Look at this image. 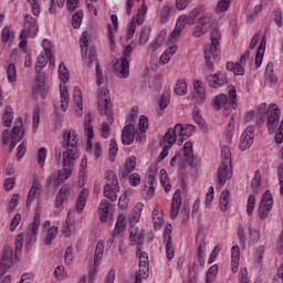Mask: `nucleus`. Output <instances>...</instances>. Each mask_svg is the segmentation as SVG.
Segmentation results:
<instances>
[{"instance_id":"obj_32","label":"nucleus","mask_w":283,"mask_h":283,"mask_svg":"<svg viewBox=\"0 0 283 283\" xmlns=\"http://www.w3.org/2000/svg\"><path fill=\"white\" fill-rule=\"evenodd\" d=\"M80 48L82 52V59L83 56H86V54H90V49L94 46H90V33L87 31H84L80 38Z\"/></svg>"},{"instance_id":"obj_17","label":"nucleus","mask_w":283,"mask_h":283,"mask_svg":"<svg viewBox=\"0 0 283 283\" xmlns=\"http://www.w3.org/2000/svg\"><path fill=\"white\" fill-rule=\"evenodd\" d=\"M266 118L268 130L270 134H273L280 123V108L277 107V104H271L269 106V109L266 111Z\"/></svg>"},{"instance_id":"obj_15","label":"nucleus","mask_w":283,"mask_h":283,"mask_svg":"<svg viewBox=\"0 0 283 283\" xmlns=\"http://www.w3.org/2000/svg\"><path fill=\"white\" fill-rule=\"evenodd\" d=\"M271 209H273V196L271 195V191L266 190L263 193L259 206V218L261 220H266L271 213Z\"/></svg>"},{"instance_id":"obj_29","label":"nucleus","mask_w":283,"mask_h":283,"mask_svg":"<svg viewBox=\"0 0 283 283\" xmlns=\"http://www.w3.org/2000/svg\"><path fill=\"white\" fill-rule=\"evenodd\" d=\"M139 259V273H143V277H149V256L147 252H143V249L137 252Z\"/></svg>"},{"instance_id":"obj_46","label":"nucleus","mask_w":283,"mask_h":283,"mask_svg":"<svg viewBox=\"0 0 283 283\" xmlns=\"http://www.w3.org/2000/svg\"><path fill=\"white\" fill-rule=\"evenodd\" d=\"M59 235V228L57 227H51L48 229L46 237L44 238V244L50 247L52 244V240Z\"/></svg>"},{"instance_id":"obj_16","label":"nucleus","mask_w":283,"mask_h":283,"mask_svg":"<svg viewBox=\"0 0 283 283\" xmlns=\"http://www.w3.org/2000/svg\"><path fill=\"white\" fill-rule=\"evenodd\" d=\"M39 227H41V214H39V212H35L33 221L29 224L27 230V244H34L36 242V235H39Z\"/></svg>"},{"instance_id":"obj_48","label":"nucleus","mask_w":283,"mask_h":283,"mask_svg":"<svg viewBox=\"0 0 283 283\" xmlns=\"http://www.w3.org/2000/svg\"><path fill=\"white\" fill-rule=\"evenodd\" d=\"M273 62H269L265 67V78L269 81V83H277V76L273 74Z\"/></svg>"},{"instance_id":"obj_11","label":"nucleus","mask_w":283,"mask_h":283,"mask_svg":"<svg viewBox=\"0 0 283 283\" xmlns=\"http://www.w3.org/2000/svg\"><path fill=\"white\" fill-rule=\"evenodd\" d=\"M195 23H197V25L193 28L192 34L198 39L211 30V13H207L205 9L203 12L197 17Z\"/></svg>"},{"instance_id":"obj_43","label":"nucleus","mask_w":283,"mask_h":283,"mask_svg":"<svg viewBox=\"0 0 283 283\" xmlns=\"http://www.w3.org/2000/svg\"><path fill=\"white\" fill-rule=\"evenodd\" d=\"M266 48V41L262 40L255 55V67H260L262 65V59L264 56V49Z\"/></svg>"},{"instance_id":"obj_20","label":"nucleus","mask_w":283,"mask_h":283,"mask_svg":"<svg viewBox=\"0 0 283 283\" xmlns=\"http://www.w3.org/2000/svg\"><path fill=\"white\" fill-rule=\"evenodd\" d=\"M206 81L210 87L218 90V87H222V85H227V73L218 72L213 75L206 76Z\"/></svg>"},{"instance_id":"obj_2","label":"nucleus","mask_w":283,"mask_h":283,"mask_svg":"<svg viewBox=\"0 0 283 283\" xmlns=\"http://www.w3.org/2000/svg\"><path fill=\"white\" fill-rule=\"evenodd\" d=\"M63 148L66 149L63 151ZM63 158V167H72L74 160L78 158V137L75 130H65L63 133L62 146L55 147V159L57 163Z\"/></svg>"},{"instance_id":"obj_12","label":"nucleus","mask_w":283,"mask_h":283,"mask_svg":"<svg viewBox=\"0 0 283 283\" xmlns=\"http://www.w3.org/2000/svg\"><path fill=\"white\" fill-rule=\"evenodd\" d=\"M83 61L87 67H96V83L98 86L103 85V70L101 69V65L98 64V57H96V48H91L88 50V54L86 53L85 56H83Z\"/></svg>"},{"instance_id":"obj_51","label":"nucleus","mask_w":283,"mask_h":283,"mask_svg":"<svg viewBox=\"0 0 283 283\" xmlns=\"http://www.w3.org/2000/svg\"><path fill=\"white\" fill-rule=\"evenodd\" d=\"M138 127L140 132L139 136H142V138H145V132H147V129L149 128V119L145 115H142L139 117Z\"/></svg>"},{"instance_id":"obj_45","label":"nucleus","mask_w":283,"mask_h":283,"mask_svg":"<svg viewBox=\"0 0 283 283\" xmlns=\"http://www.w3.org/2000/svg\"><path fill=\"white\" fill-rule=\"evenodd\" d=\"M13 118L14 117L12 116V107L7 106L2 115V123L4 127H11Z\"/></svg>"},{"instance_id":"obj_50","label":"nucleus","mask_w":283,"mask_h":283,"mask_svg":"<svg viewBox=\"0 0 283 283\" xmlns=\"http://www.w3.org/2000/svg\"><path fill=\"white\" fill-rule=\"evenodd\" d=\"M229 8H231V0H220L216 6L214 12L222 14V12H227Z\"/></svg>"},{"instance_id":"obj_41","label":"nucleus","mask_w":283,"mask_h":283,"mask_svg":"<svg viewBox=\"0 0 283 283\" xmlns=\"http://www.w3.org/2000/svg\"><path fill=\"white\" fill-rule=\"evenodd\" d=\"M106 185L104 187H118V176L114 170H107L105 175Z\"/></svg>"},{"instance_id":"obj_38","label":"nucleus","mask_w":283,"mask_h":283,"mask_svg":"<svg viewBox=\"0 0 283 283\" xmlns=\"http://www.w3.org/2000/svg\"><path fill=\"white\" fill-rule=\"evenodd\" d=\"M87 196L88 193H87V190L85 189H83L78 195L75 203L77 213H83V209H85V203L87 202Z\"/></svg>"},{"instance_id":"obj_13","label":"nucleus","mask_w":283,"mask_h":283,"mask_svg":"<svg viewBox=\"0 0 283 283\" xmlns=\"http://www.w3.org/2000/svg\"><path fill=\"white\" fill-rule=\"evenodd\" d=\"M14 264V249L10 245H4L2 258L0 260V275H6Z\"/></svg>"},{"instance_id":"obj_59","label":"nucleus","mask_w":283,"mask_h":283,"mask_svg":"<svg viewBox=\"0 0 283 283\" xmlns=\"http://www.w3.org/2000/svg\"><path fill=\"white\" fill-rule=\"evenodd\" d=\"M36 158H38V165H39V167H44V165H45V159L48 158V149H45V147H41V148L38 150Z\"/></svg>"},{"instance_id":"obj_25","label":"nucleus","mask_w":283,"mask_h":283,"mask_svg":"<svg viewBox=\"0 0 283 283\" xmlns=\"http://www.w3.org/2000/svg\"><path fill=\"white\" fill-rule=\"evenodd\" d=\"M105 251V242L98 241L95 249L94 254V270L90 272V277L96 276V271L98 269V265L101 264V260L103 259V253Z\"/></svg>"},{"instance_id":"obj_57","label":"nucleus","mask_w":283,"mask_h":283,"mask_svg":"<svg viewBox=\"0 0 283 283\" xmlns=\"http://www.w3.org/2000/svg\"><path fill=\"white\" fill-rule=\"evenodd\" d=\"M146 14H147V4L145 3V0H143L142 8L137 12L136 23H138V25H143V23H145Z\"/></svg>"},{"instance_id":"obj_61","label":"nucleus","mask_w":283,"mask_h":283,"mask_svg":"<svg viewBox=\"0 0 283 283\" xmlns=\"http://www.w3.org/2000/svg\"><path fill=\"white\" fill-rule=\"evenodd\" d=\"M22 249H23V233H20L15 238V251H14L15 260L19 258V255H21Z\"/></svg>"},{"instance_id":"obj_54","label":"nucleus","mask_w":283,"mask_h":283,"mask_svg":"<svg viewBox=\"0 0 283 283\" xmlns=\"http://www.w3.org/2000/svg\"><path fill=\"white\" fill-rule=\"evenodd\" d=\"M175 94H178V96H185V94H187V82L185 80L177 81Z\"/></svg>"},{"instance_id":"obj_42","label":"nucleus","mask_w":283,"mask_h":283,"mask_svg":"<svg viewBox=\"0 0 283 283\" xmlns=\"http://www.w3.org/2000/svg\"><path fill=\"white\" fill-rule=\"evenodd\" d=\"M118 191H120L119 186L104 187V197L114 202L117 198L116 193H118Z\"/></svg>"},{"instance_id":"obj_35","label":"nucleus","mask_w":283,"mask_h":283,"mask_svg":"<svg viewBox=\"0 0 283 283\" xmlns=\"http://www.w3.org/2000/svg\"><path fill=\"white\" fill-rule=\"evenodd\" d=\"M136 169V157L132 156L126 159L124 169L122 170V178H127L132 171Z\"/></svg>"},{"instance_id":"obj_8","label":"nucleus","mask_w":283,"mask_h":283,"mask_svg":"<svg viewBox=\"0 0 283 283\" xmlns=\"http://www.w3.org/2000/svg\"><path fill=\"white\" fill-rule=\"evenodd\" d=\"M212 105L214 109H217V112L222 109V107H227V105L232 109H238V93L235 91V87L232 86L229 90V96L222 93L219 95H216L213 98Z\"/></svg>"},{"instance_id":"obj_26","label":"nucleus","mask_w":283,"mask_h":283,"mask_svg":"<svg viewBox=\"0 0 283 283\" xmlns=\"http://www.w3.org/2000/svg\"><path fill=\"white\" fill-rule=\"evenodd\" d=\"M181 196H182V192L180 191V189H177L172 196L171 208H170L171 220H176V218H178V213L180 211V205H182Z\"/></svg>"},{"instance_id":"obj_52","label":"nucleus","mask_w":283,"mask_h":283,"mask_svg":"<svg viewBox=\"0 0 283 283\" xmlns=\"http://www.w3.org/2000/svg\"><path fill=\"white\" fill-rule=\"evenodd\" d=\"M39 189H41V185L39 182L34 181L32 184V187L28 195L27 207L31 205V202H32V200H34V198H36V191H39Z\"/></svg>"},{"instance_id":"obj_58","label":"nucleus","mask_w":283,"mask_h":283,"mask_svg":"<svg viewBox=\"0 0 283 283\" xmlns=\"http://www.w3.org/2000/svg\"><path fill=\"white\" fill-rule=\"evenodd\" d=\"M221 163L231 165V150L227 146H222L221 148Z\"/></svg>"},{"instance_id":"obj_28","label":"nucleus","mask_w":283,"mask_h":283,"mask_svg":"<svg viewBox=\"0 0 283 283\" xmlns=\"http://www.w3.org/2000/svg\"><path fill=\"white\" fill-rule=\"evenodd\" d=\"M73 102H74V112L77 118L83 116V95L81 88L74 87L73 90Z\"/></svg>"},{"instance_id":"obj_14","label":"nucleus","mask_w":283,"mask_h":283,"mask_svg":"<svg viewBox=\"0 0 283 283\" xmlns=\"http://www.w3.org/2000/svg\"><path fill=\"white\" fill-rule=\"evenodd\" d=\"M38 32H39V24L36 23V19H34L30 14H27L24 17V25L20 34V39H28V36H31V39H34Z\"/></svg>"},{"instance_id":"obj_31","label":"nucleus","mask_w":283,"mask_h":283,"mask_svg":"<svg viewBox=\"0 0 283 283\" xmlns=\"http://www.w3.org/2000/svg\"><path fill=\"white\" fill-rule=\"evenodd\" d=\"M92 115L88 113L84 122V129L87 136L86 151H92V138H94V127L92 126Z\"/></svg>"},{"instance_id":"obj_21","label":"nucleus","mask_w":283,"mask_h":283,"mask_svg":"<svg viewBox=\"0 0 283 283\" xmlns=\"http://www.w3.org/2000/svg\"><path fill=\"white\" fill-rule=\"evenodd\" d=\"M164 242L166 244L167 260H174L176 253L174 244L171 243V224H167L164 232Z\"/></svg>"},{"instance_id":"obj_60","label":"nucleus","mask_w":283,"mask_h":283,"mask_svg":"<svg viewBox=\"0 0 283 283\" xmlns=\"http://www.w3.org/2000/svg\"><path fill=\"white\" fill-rule=\"evenodd\" d=\"M153 224H154L155 231H159V229L163 227V217L158 214L157 209L153 211Z\"/></svg>"},{"instance_id":"obj_9","label":"nucleus","mask_w":283,"mask_h":283,"mask_svg":"<svg viewBox=\"0 0 283 283\" xmlns=\"http://www.w3.org/2000/svg\"><path fill=\"white\" fill-rule=\"evenodd\" d=\"M182 149L185 158L181 153H177L170 159V167H176V163H179V169H185V163L190 167H193V144H191V142H186Z\"/></svg>"},{"instance_id":"obj_39","label":"nucleus","mask_w":283,"mask_h":283,"mask_svg":"<svg viewBox=\"0 0 283 283\" xmlns=\"http://www.w3.org/2000/svg\"><path fill=\"white\" fill-rule=\"evenodd\" d=\"M125 227H127V219L125 217V214H119L117 222L115 224V229L113 231V235H120V233H123V231H125Z\"/></svg>"},{"instance_id":"obj_47","label":"nucleus","mask_w":283,"mask_h":283,"mask_svg":"<svg viewBox=\"0 0 283 283\" xmlns=\"http://www.w3.org/2000/svg\"><path fill=\"white\" fill-rule=\"evenodd\" d=\"M71 23L74 30H77V28H81V23H83V10H78L72 15Z\"/></svg>"},{"instance_id":"obj_3","label":"nucleus","mask_w":283,"mask_h":283,"mask_svg":"<svg viewBox=\"0 0 283 283\" xmlns=\"http://www.w3.org/2000/svg\"><path fill=\"white\" fill-rule=\"evenodd\" d=\"M97 111L102 116H106L107 123H103L101 127L102 138H109V125L114 124V113L112 111V98L109 90L102 88L97 96Z\"/></svg>"},{"instance_id":"obj_40","label":"nucleus","mask_w":283,"mask_h":283,"mask_svg":"<svg viewBox=\"0 0 283 283\" xmlns=\"http://www.w3.org/2000/svg\"><path fill=\"white\" fill-rule=\"evenodd\" d=\"M232 258V272L238 273V266H240V247L233 245L231 250Z\"/></svg>"},{"instance_id":"obj_62","label":"nucleus","mask_w":283,"mask_h":283,"mask_svg":"<svg viewBox=\"0 0 283 283\" xmlns=\"http://www.w3.org/2000/svg\"><path fill=\"white\" fill-rule=\"evenodd\" d=\"M70 176H72V169L63 168L57 172V181L64 182L65 180H67V178H70Z\"/></svg>"},{"instance_id":"obj_36","label":"nucleus","mask_w":283,"mask_h":283,"mask_svg":"<svg viewBox=\"0 0 283 283\" xmlns=\"http://www.w3.org/2000/svg\"><path fill=\"white\" fill-rule=\"evenodd\" d=\"M226 70L233 72L235 76H244V65L240 63L227 62Z\"/></svg>"},{"instance_id":"obj_30","label":"nucleus","mask_w":283,"mask_h":283,"mask_svg":"<svg viewBox=\"0 0 283 283\" xmlns=\"http://www.w3.org/2000/svg\"><path fill=\"white\" fill-rule=\"evenodd\" d=\"M195 92L192 98L195 103L202 104L207 101V93L205 92V87H202V83L198 80L193 81Z\"/></svg>"},{"instance_id":"obj_55","label":"nucleus","mask_w":283,"mask_h":283,"mask_svg":"<svg viewBox=\"0 0 283 283\" xmlns=\"http://www.w3.org/2000/svg\"><path fill=\"white\" fill-rule=\"evenodd\" d=\"M7 78L9 83H14L17 81V65L10 63L7 66Z\"/></svg>"},{"instance_id":"obj_56","label":"nucleus","mask_w":283,"mask_h":283,"mask_svg":"<svg viewBox=\"0 0 283 283\" xmlns=\"http://www.w3.org/2000/svg\"><path fill=\"white\" fill-rule=\"evenodd\" d=\"M59 78L62 83H67L70 81V73L67 72V67H65V63H60L59 66Z\"/></svg>"},{"instance_id":"obj_34","label":"nucleus","mask_w":283,"mask_h":283,"mask_svg":"<svg viewBox=\"0 0 283 283\" xmlns=\"http://www.w3.org/2000/svg\"><path fill=\"white\" fill-rule=\"evenodd\" d=\"M67 196H70V188H67V186H63L55 197L54 207H56L57 209L59 207H62L64 200H67Z\"/></svg>"},{"instance_id":"obj_44","label":"nucleus","mask_w":283,"mask_h":283,"mask_svg":"<svg viewBox=\"0 0 283 283\" xmlns=\"http://www.w3.org/2000/svg\"><path fill=\"white\" fill-rule=\"evenodd\" d=\"M9 41H14V33L10 27H4L1 31V42L9 43Z\"/></svg>"},{"instance_id":"obj_64","label":"nucleus","mask_w":283,"mask_h":283,"mask_svg":"<svg viewBox=\"0 0 283 283\" xmlns=\"http://www.w3.org/2000/svg\"><path fill=\"white\" fill-rule=\"evenodd\" d=\"M274 140L275 143H277V145H281V143H283V119L281 120V124L277 128Z\"/></svg>"},{"instance_id":"obj_5","label":"nucleus","mask_w":283,"mask_h":283,"mask_svg":"<svg viewBox=\"0 0 283 283\" xmlns=\"http://www.w3.org/2000/svg\"><path fill=\"white\" fill-rule=\"evenodd\" d=\"M202 12H205V7L199 6L190 11L189 15H180L174 31L170 33V43L178 41V36H180L186 25H195L196 21H198V17H200Z\"/></svg>"},{"instance_id":"obj_4","label":"nucleus","mask_w":283,"mask_h":283,"mask_svg":"<svg viewBox=\"0 0 283 283\" xmlns=\"http://www.w3.org/2000/svg\"><path fill=\"white\" fill-rule=\"evenodd\" d=\"M48 65V59H45V54L40 53L38 55L36 64L34 66L35 70V82L32 87V96L33 98H39V96L45 98L48 94V85H45V77L41 75V70Z\"/></svg>"},{"instance_id":"obj_63","label":"nucleus","mask_w":283,"mask_h":283,"mask_svg":"<svg viewBox=\"0 0 283 283\" xmlns=\"http://www.w3.org/2000/svg\"><path fill=\"white\" fill-rule=\"evenodd\" d=\"M192 118L197 125H205V118H202L200 108H198V106H195L192 109Z\"/></svg>"},{"instance_id":"obj_49","label":"nucleus","mask_w":283,"mask_h":283,"mask_svg":"<svg viewBox=\"0 0 283 283\" xmlns=\"http://www.w3.org/2000/svg\"><path fill=\"white\" fill-rule=\"evenodd\" d=\"M171 14V4H165L159 13L160 23H167L169 21V17Z\"/></svg>"},{"instance_id":"obj_18","label":"nucleus","mask_w":283,"mask_h":283,"mask_svg":"<svg viewBox=\"0 0 283 283\" xmlns=\"http://www.w3.org/2000/svg\"><path fill=\"white\" fill-rule=\"evenodd\" d=\"M135 137L136 140H143L140 133H136V126H134V124L126 125L122 130L123 145H132L134 143Z\"/></svg>"},{"instance_id":"obj_53","label":"nucleus","mask_w":283,"mask_h":283,"mask_svg":"<svg viewBox=\"0 0 283 283\" xmlns=\"http://www.w3.org/2000/svg\"><path fill=\"white\" fill-rule=\"evenodd\" d=\"M219 205L221 211H227V209H229V190H223L221 192Z\"/></svg>"},{"instance_id":"obj_7","label":"nucleus","mask_w":283,"mask_h":283,"mask_svg":"<svg viewBox=\"0 0 283 283\" xmlns=\"http://www.w3.org/2000/svg\"><path fill=\"white\" fill-rule=\"evenodd\" d=\"M133 52L132 45H126L123 56L115 62L114 72L118 78H127L129 76V59H132Z\"/></svg>"},{"instance_id":"obj_33","label":"nucleus","mask_w":283,"mask_h":283,"mask_svg":"<svg viewBox=\"0 0 283 283\" xmlns=\"http://www.w3.org/2000/svg\"><path fill=\"white\" fill-rule=\"evenodd\" d=\"M178 52V45L174 44L168 48L159 57V63L161 65H167L171 61V56Z\"/></svg>"},{"instance_id":"obj_27","label":"nucleus","mask_w":283,"mask_h":283,"mask_svg":"<svg viewBox=\"0 0 283 283\" xmlns=\"http://www.w3.org/2000/svg\"><path fill=\"white\" fill-rule=\"evenodd\" d=\"M144 241H145V231L138 230V228H134V227L130 228V242L137 245L136 248L137 253H140Z\"/></svg>"},{"instance_id":"obj_23","label":"nucleus","mask_w":283,"mask_h":283,"mask_svg":"<svg viewBox=\"0 0 283 283\" xmlns=\"http://www.w3.org/2000/svg\"><path fill=\"white\" fill-rule=\"evenodd\" d=\"M70 105V93L67 86L60 84V101L54 104L55 109L61 107L62 112H67Z\"/></svg>"},{"instance_id":"obj_1","label":"nucleus","mask_w":283,"mask_h":283,"mask_svg":"<svg viewBox=\"0 0 283 283\" xmlns=\"http://www.w3.org/2000/svg\"><path fill=\"white\" fill-rule=\"evenodd\" d=\"M196 129V126L188 124L186 127L182 124H176L174 128H168L163 139L160 140V147H163L161 153L158 156V163L165 160L169 154V149L174 147V144L182 145L184 140H187L191 133Z\"/></svg>"},{"instance_id":"obj_24","label":"nucleus","mask_w":283,"mask_h":283,"mask_svg":"<svg viewBox=\"0 0 283 283\" xmlns=\"http://www.w3.org/2000/svg\"><path fill=\"white\" fill-rule=\"evenodd\" d=\"M232 176L231 164L221 163L218 169V185L223 187Z\"/></svg>"},{"instance_id":"obj_6","label":"nucleus","mask_w":283,"mask_h":283,"mask_svg":"<svg viewBox=\"0 0 283 283\" xmlns=\"http://www.w3.org/2000/svg\"><path fill=\"white\" fill-rule=\"evenodd\" d=\"M220 39H222V34L220 33V30L212 29L211 43L206 45L203 51L206 65L210 70H213V61L218 56V50H220Z\"/></svg>"},{"instance_id":"obj_19","label":"nucleus","mask_w":283,"mask_h":283,"mask_svg":"<svg viewBox=\"0 0 283 283\" xmlns=\"http://www.w3.org/2000/svg\"><path fill=\"white\" fill-rule=\"evenodd\" d=\"M254 137L255 128H253V126H248L240 137L239 149H241V151H247V149L251 148Z\"/></svg>"},{"instance_id":"obj_37","label":"nucleus","mask_w":283,"mask_h":283,"mask_svg":"<svg viewBox=\"0 0 283 283\" xmlns=\"http://www.w3.org/2000/svg\"><path fill=\"white\" fill-rule=\"evenodd\" d=\"M101 222H107V216H109V201L103 199L98 207Z\"/></svg>"},{"instance_id":"obj_10","label":"nucleus","mask_w":283,"mask_h":283,"mask_svg":"<svg viewBox=\"0 0 283 283\" xmlns=\"http://www.w3.org/2000/svg\"><path fill=\"white\" fill-rule=\"evenodd\" d=\"M21 127H23V119L21 117H18L15 119L14 126L11 130V136L10 133L8 130H4L2 134V143L3 145H8V143H10V149L12 151V149H14V147H17V143H19L21 140V138H23V133L21 132Z\"/></svg>"},{"instance_id":"obj_22","label":"nucleus","mask_w":283,"mask_h":283,"mask_svg":"<svg viewBox=\"0 0 283 283\" xmlns=\"http://www.w3.org/2000/svg\"><path fill=\"white\" fill-rule=\"evenodd\" d=\"M156 193V181L151 177H144V186L142 189V196L145 200H151Z\"/></svg>"}]
</instances>
